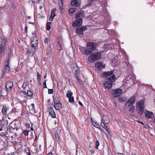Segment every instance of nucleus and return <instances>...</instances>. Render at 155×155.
<instances>
[{"mask_svg": "<svg viewBox=\"0 0 155 155\" xmlns=\"http://www.w3.org/2000/svg\"><path fill=\"white\" fill-rule=\"evenodd\" d=\"M3 124H0V135L4 136L8 134V123L7 121H4Z\"/></svg>", "mask_w": 155, "mask_h": 155, "instance_id": "obj_1", "label": "nucleus"}, {"mask_svg": "<svg viewBox=\"0 0 155 155\" xmlns=\"http://www.w3.org/2000/svg\"><path fill=\"white\" fill-rule=\"evenodd\" d=\"M115 75L113 74L110 77L107 78L104 83V86L107 89L110 88L113 85V81L114 80Z\"/></svg>", "mask_w": 155, "mask_h": 155, "instance_id": "obj_2", "label": "nucleus"}, {"mask_svg": "<svg viewBox=\"0 0 155 155\" xmlns=\"http://www.w3.org/2000/svg\"><path fill=\"white\" fill-rule=\"evenodd\" d=\"M101 53L97 51L95 54H91L88 58V60L90 62H94L101 58Z\"/></svg>", "mask_w": 155, "mask_h": 155, "instance_id": "obj_3", "label": "nucleus"}, {"mask_svg": "<svg viewBox=\"0 0 155 155\" xmlns=\"http://www.w3.org/2000/svg\"><path fill=\"white\" fill-rule=\"evenodd\" d=\"M32 36L31 38V44L32 47H35L37 45L38 43V38L37 36L36 33H32Z\"/></svg>", "mask_w": 155, "mask_h": 155, "instance_id": "obj_4", "label": "nucleus"}, {"mask_svg": "<svg viewBox=\"0 0 155 155\" xmlns=\"http://www.w3.org/2000/svg\"><path fill=\"white\" fill-rule=\"evenodd\" d=\"M123 92L122 89L117 88L114 89L112 92V96L114 97H117L120 96Z\"/></svg>", "mask_w": 155, "mask_h": 155, "instance_id": "obj_5", "label": "nucleus"}, {"mask_svg": "<svg viewBox=\"0 0 155 155\" xmlns=\"http://www.w3.org/2000/svg\"><path fill=\"white\" fill-rule=\"evenodd\" d=\"M87 45V48L91 50L92 52L96 49L97 46L96 43L91 42H88Z\"/></svg>", "mask_w": 155, "mask_h": 155, "instance_id": "obj_6", "label": "nucleus"}, {"mask_svg": "<svg viewBox=\"0 0 155 155\" xmlns=\"http://www.w3.org/2000/svg\"><path fill=\"white\" fill-rule=\"evenodd\" d=\"M83 22V20L82 18H79L75 20L72 23V25L73 27H76L81 26Z\"/></svg>", "mask_w": 155, "mask_h": 155, "instance_id": "obj_7", "label": "nucleus"}, {"mask_svg": "<svg viewBox=\"0 0 155 155\" xmlns=\"http://www.w3.org/2000/svg\"><path fill=\"white\" fill-rule=\"evenodd\" d=\"M5 66L4 67L3 71V74H4L8 72L10 70V68L9 65V62L6 61L5 63Z\"/></svg>", "mask_w": 155, "mask_h": 155, "instance_id": "obj_8", "label": "nucleus"}, {"mask_svg": "<svg viewBox=\"0 0 155 155\" xmlns=\"http://www.w3.org/2000/svg\"><path fill=\"white\" fill-rule=\"evenodd\" d=\"M145 117L147 119L153 118L154 115L153 112L148 110H146L144 112Z\"/></svg>", "mask_w": 155, "mask_h": 155, "instance_id": "obj_9", "label": "nucleus"}, {"mask_svg": "<svg viewBox=\"0 0 155 155\" xmlns=\"http://www.w3.org/2000/svg\"><path fill=\"white\" fill-rule=\"evenodd\" d=\"M13 86V83L12 81H9L7 82L5 85L6 91L8 92L9 91Z\"/></svg>", "mask_w": 155, "mask_h": 155, "instance_id": "obj_10", "label": "nucleus"}, {"mask_svg": "<svg viewBox=\"0 0 155 155\" xmlns=\"http://www.w3.org/2000/svg\"><path fill=\"white\" fill-rule=\"evenodd\" d=\"M57 49L59 51H61L62 49L63 46L62 40L61 38H58L57 41Z\"/></svg>", "mask_w": 155, "mask_h": 155, "instance_id": "obj_11", "label": "nucleus"}, {"mask_svg": "<svg viewBox=\"0 0 155 155\" xmlns=\"http://www.w3.org/2000/svg\"><path fill=\"white\" fill-rule=\"evenodd\" d=\"M87 30L86 27H79L77 28L76 30V32L79 34L83 35V32Z\"/></svg>", "mask_w": 155, "mask_h": 155, "instance_id": "obj_12", "label": "nucleus"}, {"mask_svg": "<svg viewBox=\"0 0 155 155\" xmlns=\"http://www.w3.org/2000/svg\"><path fill=\"white\" fill-rule=\"evenodd\" d=\"M95 67L99 70H101L105 68V65L103 64L101 61L97 62L95 64Z\"/></svg>", "mask_w": 155, "mask_h": 155, "instance_id": "obj_13", "label": "nucleus"}, {"mask_svg": "<svg viewBox=\"0 0 155 155\" xmlns=\"http://www.w3.org/2000/svg\"><path fill=\"white\" fill-rule=\"evenodd\" d=\"M135 100V97L133 96L131 97L130 100H128L126 104V106L127 107L128 105V107L131 106L134 103Z\"/></svg>", "mask_w": 155, "mask_h": 155, "instance_id": "obj_14", "label": "nucleus"}, {"mask_svg": "<svg viewBox=\"0 0 155 155\" xmlns=\"http://www.w3.org/2000/svg\"><path fill=\"white\" fill-rule=\"evenodd\" d=\"M56 10V8H54L51 10V15L49 18L50 21H52L54 17L56 16L55 12Z\"/></svg>", "mask_w": 155, "mask_h": 155, "instance_id": "obj_15", "label": "nucleus"}, {"mask_svg": "<svg viewBox=\"0 0 155 155\" xmlns=\"http://www.w3.org/2000/svg\"><path fill=\"white\" fill-rule=\"evenodd\" d=\"M48 110L49 115L51 116L52 118H55V113L52 107H49L48 109Z\"/></svg>", "mask_w": 155, "mask_h": 155, "instance_id": "obj_16", "label": "nucleus"}, {"mask_svg": "<svg viewBox=\"0 0 155 155\" xmlns=\"http://www.w3.org/2000/svg\"><path fill=\"white\" fill-rule=\"evenodd\" d=\"M80 0H73L71 2L72 6L78 7L80 5Z\"/></svg>", "mask_w": 155, "mask_h": 155, "instance_id": "obj_17", "label": "nucleus"}, {"mask_svg": "<svg viewBox=\"0 0 155 155\" xmlns=\"http://www.w3.org/2000/svg\"><path fill=\"white\" fill-rule=\"evenodd\" d=\"M5 40L4 36L1 37L0 41V47L5 48Z\"/></svg>", "mask_w": 155, "mask_h": 155, "instance_id": "obj_18", "label": "nucleus"}, {"mask_svg": "<svg viewBox=\"0 0 155 155\" xmlns=\"http://www.w3.org/2000/svg\"><path fill=\"white\" fill-rule=\"evenodd\" d=\"M72 72L75 76V75H77V74L79 72L77 65L76 64H74V67L72 68Z\"/></svg>", "mask_w": 155, "mask_h": 155, "instance_id": "obj_19", "label": "nucleus"}, {"mask_svg": "<svg viewBox=\"0 0 155 155\" xmlns=\"http://www.w3.org/2000/svg\"><path fill=\"white\" fill-rule=\"evenodd\" d=\"M62 104L61 103L54 104V107L55 109L57 110H59L62 107Z\"/></svg>", "mask_w": 155, "mask_h": 155, "instance_id": "obj_20", "label": "nucleus"}, {"mask_svg": "<svg viewBox=\"0 0 155 155\" xmlns=\"http://www.w3.org/2000/svg\"><path fill=\"white\" fill-rule=\"evenodd\" d=\"M144 108V102L143 100H141L137 103V107Z\"/></svg>", "mask_w": 155, "mask_h": 155, "instance_id": "obj_21", "label": "nucleus"}, {"mask_svg": "<svg viewBox=\"0 0 155 155\" xmlns=\"http://www.w3.org/2000/svg\"><path fill=\"white\" fill-rule=\"evenodd\" d=\"M114 72V71H113L105 72L104 73L103 75L105 77H107L112 74Z\"/></svg>", "mask_w": 155, "mask_h": 155, "instance_id": "obj_22", "label": "nucleus"}, {"mask_svg": "<svg viewBox=\"0 0 155 155\" xmlns=\"http://www.w3.org/2000/svg\"><path fill=\"white\" fill-rule=\"evenodd\" d=\"M91 120L92 124L95 127L101 130V129L100 127V125L96 122L93 121L92 120V118L91 119Z\"/></svg>", "mask_w": 155, "mask_h": 155, "instance_id": "obj_23", "label": "nucleus"}, {"mask_svg": "<svg viewBox=\"0 0 155 155\" xmlns=\"http://www.w3.org/2000/svg\"><path fill=\"white\" fill-rule=\"evenodd\" d=\"M131 80L133 81L135 80V76L134 74H131L127 78L126 80L127 81H129L130 80Z\"/></svg>", "mask_w": 155, "mask_h": 155, "instance_id": "obj_24", "label": "nucleus"}, {"mask_svg": "<svg viewBox=\"0 0 155 155\" xmlns=\"http://www.w3.org/2000/svg\"><path fill=\"white\" fill-rule=\"evenodd\" d=\"M102 120L101 121V126L102 127H103L104 129H105L108 133H110V131L109 130V128L107 127V126L105 125V124H104V123L103 122L102 123Z\"/></svg>", "mask_w": 155, "mask_h": 155, "instance_id": "obj_25", "label": "nucleus"}, {"mask_svg": "<svg viewBox=\"0 0 155 155\" xmlns=\"http://www.w3.org/2000/svg\"><path fill=\"white\" fill-rule=\"evenodd\" d=\"M137 110L139 114H143L144 112V108L137 107Z\"/></svg>", "mask_w": 155, "mask_h": 155, "instance_id": "obj_26", "label": "nucleus"}, {"mask_svg": "<svg viewBox=\"0 0 155 155\" xmlns=\"http://www.w3.org/2000/svg\"><path fill=\"white\" fill-rule=\"evenodd\" d=\"M8 110V108L6 107H3L2 110V114L3 115H6Z\"/></svg>", "mask_w": 155, "mask_h": 155, "instance_id": "obj_27", "label": "nucleus"}, {"mask_svg": "<svg viewBox=\"0 0 155 155\" xmlns=\"http://www.w3.org/2000/svg\"><path fill=\"white\" fill-rule=\"evenodd\" d=\"M13 125L15 126L16 125V124L15 123H12L11 124H10V131L12 130V129L13 130H16V131H17L18 130L19 128H18L17 127H13L12 126V125H13Z\"/></svg>", "mask_w": 155, "mask_h": 155, "instance_id": "obj_28", "label": "nucleus"}, {"mask_svg": "<svg viewBox=\"0 0 155 155\" xmlns=\"http://www.w3.org/2000/svg\"><path fill=\"white\" fill-rule=\"evenodd\" d=\"M83 12H79L78 13H77L75 17V18L76 19H77L78 18H79L81 17L83 15Z\"/></svg>", "mask_w": 155, "mask_h": 155, "instance_id": "obj_29", "label": "nucleus"}, {"mask_svg": "<svg viewBox=\"0 0 155 155\" xmlns=\"http://www.w3.org/2000/svg\"><path fill=\"white\" fill-rule=\"evenodd\" d=\"M92 52L91 50L90 49L88 50L87 49H86V50H85L84 52V54L85 55H88L92 54Z\"/></svg>", "mask_w": 155, "mask_h": 155, "instance_id": "obj_30", "label": "nucleus"}, {"mask_svg": "<svg viewBox=\"0 0 155 155\" xmlns=\"http://www.w3.org/2000/svg\"><path fill=\"white\" fill-rule=\"evenodd\" d=\"M54 104L61 103L60 102L59 97H57L55 98L53 97Z\"/></svg>", "mask_w": 155, "mask_h": 155, "instance_id": "obj_31", "label": "nucleus"}, {"mask_svg": "<svg viewBox=\"0 0 155 155\" xmlns=\"http://www.w3.org/2000/svg\"><path fill=\"white\" fill-rule=\"evenodd\" d=\"M76 9L75 7H73L70 8L68 10V12L69 13L72 14L74 12Z\"/></svg>", "mask_w": 155, "mask_h": 155, "instance_id": "obj_32", "label": "nucleus"}, {"mask_svg": "<svg viewBox=\"0 0 155 155\" xmlns=\"http://www.w3.org/2000/svg\"><path fill=\"white\" fill-rule=\"evenodd\" d=\"M127 100V98L125 97H120L118 99V101L120 102H123L126 101Z\"/></svg>", "mask_w": 155, "mask_h": 155, "instance_id": "obj_33", "label": "nucleus"}, {"mask_svg": "<svg viewBox=\"0 0 155 155\" xmlns=\"http://www.w3.org/2000/svg\"><path fill=\"white\" fill-rule=\"evenodd\" d=\"M73 95V93L70 90H68L67 92L66 96L68 98L71 97Z\"/></svg>", "mask_w": 155, "mask_h": 155, "instance_id": "obj_34", "label": "nucleus"}, {"mask_svg": "<svg viewBox=\"0 0 155 155\" xmlns=\"http://www.w3.org/2000/svg\"><path fill=\"white\" fill-rule=\"evenodd\" d=\"M13 55V54L12 52H11V51H10L8 53V58L7 59V60L6 61H9L10 59V58Z\"/></svg>", "mask_w": 155, "mask_h": 155, "instance_id": "obj_35", "label": "nucleus"}, {"mask_svg": "<svg viewBox=\"0 0 155 155\" xmlns=\"http://www.w3.org/2000/svg\"><path fill=\"white\" fill-rule=\"evenodd\" d=\"M51 22H48L46 24V28L48 31H49L51 28Z\"/></svg>", "mask_w": 155, "mask_h": 155, "instance_id": "obj_36", "label": "nucleus"}, {"mask_svg": "<svg viewBox=\"0 0 155 155\" xmlns=\"http://www.w3.org/2000/svg\"><path fill=\"white\" fill-rule=\"evenodd\" d=\"M5 48L0 47V56H1L2 54H4Z\"/></svg>", "mask_w": 155, "mask_h": 155, "instance_id": "obj_37", "label": "nucleus"}, {"mask_svg": "<svg viewBox=\"0 0 155 155\" xmlns=\"http://www.w3.org/2000/svg\"><path fill=\"white\" fill-rule=\"evenodd\" d=\"M28 81H25L22 86V88H25L28 85Z\"/></svg>", "mask_w": 155, "mask_h": 155, "instance_id": "obj_38", "label": "nucleus"}, {"mask_svg": "<svg viewBox=\"0 0 155 155\" xmlns=\"http://www.w3.org/2000/svg\"><path fill=\"white\" fill-rule=\"evenodd\" d=\"M59 9L61 11V12H63V11H64V8L63 7H62L63 5H61V4H60V3H59Z\"/></svg>", "mask_w": 155, "mask_h": 155, "instance_id": "obj_39", "label": "nucleus"}, {"mask_svg": "<svg viewBox=\"0 0 155 155\" xmlns=\"http://www.w3.org/2000/svg\"><path fill=\"white\" fill-rule=\"evenodd\" d=\"M20 94L21 96L25 97L26 96V92L24 91H22L20 92Z\"/></svg>", "mask_w": 155, "mask_h": 155, "instance_id": "obj_40", "label": "nucleus"}, {"mask_svg": "<svg viewBox=\"0 0 155 155\" xmlns=\"http://www.w3.org/2000/svg\"><path fill=\"white\" fill-rule=\"evenodd\" d=\"M27 94L28 96L31 97L33 93L31 91L28 90L27 91Z\"/></svg>", "mask_w": 155, "mask_h": 155, "instance_id": "obj_41", "label": "nucleus"}, {"mask_svg": "<svg viewBox=\"0 0 155 155\" xmlns=\"http://www.w3.org/2000/svg\"><path fill=\"white\" fill-rule=\"evenodd\" d=\"M68 98L69 102L72 103L74 102V98L73 97H68Z\"/></svg>", "mask_w": 155, "mask_h": 155, "instance_id": "obj_42", "label": "nucleus"}, {"mask_svg": "<svg viewBox=\"0 0 155 155\" xmlns=\"http://www.w3.org/2000/svg\"><path fill=\"white\" fill-rule=\"evenodd\" d=\"M134 110L135 107L134 106H133L130 108L129 111L131 113H133L134 112Z\"/></svg>", "mask_w": 155, "mask_h": 155, "instance_id": "obj_43", "label": "nucleus"}, {"mask_svg": "<svg viewBox=\"0 0 155 155\" xmlns=\"http://www.w3.org/2000/svg\"><path fill=\"white\" fill-rule=\"evenodd\" d=\"M35 105L34 104H32L30 107V110L32 111H34L35 110Z\"/></svg>", "mask_w": 155, "mask_h": 155, "instance_id": "obj_44", "label": "nucleus"}, {"mask_svg": "<svg viewBox=\"0 0 155 155\" xmlns=\"http://www.w3.org/2000/svg\"><path fill=\"white\" fill-rule=\"evenodd\" d=\"M55 137L56 140L58 141L59 140V137L58 133H56L55 134Z\"/></svg>", "mask_w": 155, "mask_h": 155, "instance_id": "obj_45", "label": "nucleus"}, {"mask_svg": "<svg viewBox=\"0 0 155 155\" xmlns=\"http://www.w3.org/2000/svg\"><path fill=\"white\" fill-rule=\"evenodd\" d=\"M41 75H40L39 73L38 72L37 74V80L38 81H40L41 80Z\"/></svg>", "mask_w": 155, "mask_h": 155, "instance_id": "obj_46", "label": "nucleus"}, {"mask_svg": "<svg viewBox=\"0 0 155 155\" xmlns=\"http://www.w3.org/2000/svg\"><path fill=\"white\" fill-rule=\"evenodd\" d=\"M95 144H96L95 148L96 149H97L98 148V147L99 145V141H98V140H96V141Z\"/></svg>", "mask_w": 155, "mask_h": 155, "instance_id": "obj_47", "label": "nucleus"}, {"mask_svg": "<svg viewBox=\"0 0 155 155\" xmlns=\"http://www.w3.org/2000/svg\"><path fill=\"white\" fill-rule=\"evenodd\" d=\"M86 48L83 47H81L80 48V50L83 53L84 52L85 50H86Z\"/></svg>", "mask_w": 155, "mask_h": 155, "instance_id": "obj_48", "label": "nucleus"}, {"mask_svg": "<svg viewBox=\"0 0 155 155\" xmlns=\"http://www.w3.org/2000/svg\"><path fill=\"white\" fill-rule=\"evenodd\" d=\"M29 131L26 130H24L23 131V133L25 136H28V134Z\"/></svg>", "mask_w": 155, "mask_h": 155, "instance_id": "obj_49", "label": "nucleus"}, {"mask_svg": "<svg viewBox=\"0 0 155 155\" xmlns=\"http://www.w3.org/2000/svg\"><path fill=\"white\" fill-rule=\"evenodd\" d=\"M54 91L52 89H48V93L49 94H52L53 93Z\"/></svg>", "mask_w": 155, "mask_h": 155, "instance_id": "obj_50", "label": "nucleus"}, {"mask_svg": "<svg viewBox=\"0 0 155 155\" xmlns=\"http://www.w3.org/2000/svg\"><path fill=\"white\" fill-rule=\"evenodd\" d=\"M46 80H45L43 83V88H47V85L46 84Z\"/></svg>", "mask_w": 155, "mask_h": 155, "instance_id": "obj_51", "label": "nucleus"}, {"mask_svg": "<svg viewBox=\"0 0 155 155\" xmlns=\"http://www.w3.org/2000/svg\"><path fill=\"white\" fill-rule=\"evenodd\" d=\"M41 0H32L33 3H38Z\"/></svg>", "mask_w": 155, "mask_h": 155, "instance_id": "obj_52", "label": "nucleus"}, {"mask_svg": "<svg viewBox=\"0 0 155 155\" xmlns=\"http://www.w3.org/2000/svg\"><path fill=\"white\" fill-rule=\"evenodd\" d=\"M13 50V48L12 46H10L9 47V50L8 52H9V51H10L11 52H12V51Z\"/></svg>", "mask_w": 155, "mask_h": 155, "instance_id": "obj_53", "label": "nucleus"}, {"mask_svg": "<svg viewBox=\"0 0 155 155\" xmlns=\"http://www.w3.org/2000/svg\"><path fill=\"white\" fill-rule=\"evenodd\" d=\"M25 151L26 152V153H28V155H30V152L28 148L26 149L25 150Z\"/></svg>", "mask_w": 155, "mask_h": 155, "instance_id": "obj_54", "label": "nucleus"}, {"mask_svg": "<svg viewBox=\"0 0 155 155\" xmlns=\"http://www.w3.org/2000/svg\"><path fill=\"white\" fill-rule=\"evenodd\" d=\"M75 77L77 78L78 80V81L79 82V83L80 84H81V81L80 80V79L78 78V77L77 75H75Z\"/></svg>", "mask_w": 155, "mask_h": 155, "instance_id": "obj_55", "label": "nucleus"}, {"mask_svg": "<svg viewBox=\"0 0 155 155\" xmlns=\"http://www.w3.org/2000/svg\"><path fill=\"white\" fill-rule=\"evenodd\" d=\"M44 42L45 43H48V39L47 38H45L44 40Z\"/></svg>", "mask_w": 155, "mask_h": 155, "instance_id": "obj_56", "label": "nucleus"}, {"mask_svg": "<svg viewBox=\"0 0 155 155\" xmlns=\"http://www.w3.org/2000/svg\"><path fill=\"white\" fill-rule=\"evenodd\" d=\"M59 1V3L61 4V5L63 4V1L62 0H58Z\"/></svg>", "mask_w": 155, "mask_h": 155, "instance_id": "obj_57", "label": "nucleus"}, {"mask_svg": "<svg viewBox=\"0 0 155 155\" xmlns=\"http://www.w3.org/2000/svg\"><path fill=\"white\" fill-rule=\"evenodd\" d=\"M107 120L106 121V122H105L106 124H108L109 123L110 120L109 118L108 117H107Z\"/></svg>", "mask_w": 155, "mask_h": 155, "instance_id": "obj_58", "label": "nucleus"}, {"mask_svg": "<svg viewBox=\"0 0 155 155\" xmlns=\"http://www.w3.org/2000/svg\"><path fill=\"white\" fill-rule=\"evenodd\" d=\"M137 121L138 122V123L141 124H143V125L144 124L142 122H141V121H138V120H137Z\"/></svg>", "mask_w": 155, "mask_h": 155, "instance_id": "obj_59", "label": "nucleus"}, {"mask_svg": "<svg viewBox=\"0 0 155 155\" xmlns=\"http://www.w3.org/2000/svg\"><path fill=\"white\" fill-rule=\"evenodd\" d=\"M16 143V141H12V143L13 144H15Z\"/></svg>", "mask_w": 155, "mask_h": 155, "instance_id": "obj_60", "label": "nucleus"}, {"mask_svg": "<svg viewBox=\"0 0 155 155\" xmlns=\"http://www.w3.org/2000/svg\"><path fill=\"white\" fill-rule=\"evenodd\" d=\"M78 103L80 105H82V106H83V104H82V103H81V101H79L78 102Z\"/></svg>", "mask_w": 155, "mask_h": 155, "instance_id": "obj_61", "label": "nucleus"}, {"mask_svg": "<svg viewBox=\"0 0 155 155\" xmlns=\"http://www.w3.org/2000/svg\"><path fill=\"white\" fill-rule=\"evenodd\" d=\"M52 155V153L51 152L47 154V155Z\"/></svg>", "mask_w": 155, "mask_h": 155, "instance_id": "obj_62", "label": "nucleus"}, {"mask_svg": "<svg viewBox=\"0 0 155 155\" xmlns=\"http://www.w3.org/2000/svg\"><path fill=\"white\" fill-rule=\"evenodd\" d=\"M37 139H38V137H37V136H36L35 138V140H37Z\"/></svg>", "mask_w": 155, "mask_h": 155, "instance_id": "obj_63", "label": "nucleus"}, {"mask_svg": "<svg viewBox=\"0 0 155 155\" xmlns=\"http://www.w3.org/2000/svg\"><path fill=\"white\" fill-rule=\"evenodd\" d=\"M42 8V6H40V9H41Z\"/></svg>", "mask_w": 155, "mask_h": 155, "instance_id": "obj_64", "label": "nucleus"}]
</instances>
